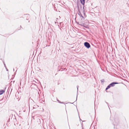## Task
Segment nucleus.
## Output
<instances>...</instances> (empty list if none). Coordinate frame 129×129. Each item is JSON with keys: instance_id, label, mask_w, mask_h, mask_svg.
<instances>
[{"instance_id": "f257e3e1", "label": "nucleus", "mask_w": 129, "mask_h": 129, "mask_svg": "<svg viewBox=\"0 0 129 129\" xmlns=\"http://www.w3.org/2000/svg\"><path fill=\"white\" fill-rule=\"evenodd\" d=\"M77 8L78 11H81V10H83V12H84V7L83 5L82 6V5L80 4H77ZM84 14L85 15L84 13Z\"/></svg>"}, {"instance_id": "f03ea898", "label": "nucleus", "mask_w": 129, "mask_h": 129, "mask_svg": "<svg viewBox=\"0 0 129 129\" xmlns=\"http://www.w3.org/2000/svg\"><path fill=\"white\" fill-rule=\"evenodd\" d=\"M77 24H78L79 25L81 26H83L84 27H85V28H88V26H87V25H86L84 23H82L80 22H77Z\"/></svg>"}, {"instance_id": "7ed1b4c3", "label": "nucleus", "mask_w": 129, "mask_h": 129, "mask_svg": "<svg viewBox=\"0 0 129 129\" xmlns=\"http://www.w3.org/2000/svg\"><path fill=\"white\" fill-rule=\"evenodd\" d=\"M84 46L87 48H89L90 47V44L88 42H85L84 43Z\"/></svg>"}, {"instance_id": "20e7f679", "label": "nucleus", "mask_w": 129, "mask_h": 129, "mask_svg": "<svg viewBox=\"0 0 129 129\" xmlns=\"http://www.w3.org/2000/svg\"><path fill=\"white\" fill-rule=\"evenodd\" d=\"M118 83L116 82H113L110 84V85L111 87H113L115 86V84H118Z\"/></svg>"}, {"instance_id": "39448f33", "label": "nucleus", "mask_w": 129, "mask_h": 129, "mask_svg": "<svg viewBox=\"0 0 129 129\" xmlns=\"http://www.w3.org/2000/svg\"><path fill=\"white\" fill-rule=\"evenodd\" d=\"M78 14L80 16L82 17V18H83L84 17L82 15V14L80 12V11H78Z\"/></svg>"}, {"instance_id": "423d86ee", "label": "nucleus", "mask_w": 129, "mask_h": 129, "mask_svg": "<svg viewBox=\"0 0 129 129\" xmlns=\"http://www.w3.org/2000/svg\"><path fill=\"white\" fill-rule=\"evenodd\" d=\"M81 3L83 5H84L85 3V0H80Z\"/></svg>"}, {"instance_id": "0eeeda50", "label": "nucleus", "mask_w": 129, "mask_h": 129, "mask_svg": "<svg viewBox=\"0 0 129 129\" xmlns=\"http://www.w3.org/2000/svg\"><path fill=\"white\" fill-rule=\"evenodd\" d=\"M5 92V91L4 90H2L0 91V95L2 94Z\"/></svg>"}, {"instance_id": "6e6552de", "label": "nucleus", "mask_w": 129, "mask_h": 129, "mask_svg": "<svg viewBox=\"0 0 129 129\" xmlns=\"http://www.w3.org/2000/svg\"><path fill=\"white\" fill-rule=\"evenodd\" d=\"M111 87L110 84L106 88V90H107L109 88Z\"/></svg>"}, {"instance_id": "1a4fd4ad", "label": "nucleus", "mask_w": 129, "mask_h": 129, "mask_svg": "<svg viewBox=\"0 0 129 129\" xmlns=\"http://www.w3.org/2000/svg\"><path fill=\"white\" fill-rule=\"evenodd\" d=\"M101 82L102 83H103H103L104 82V79H103L101 80Z\"/></svg>"}, {"instance_id": "9d476101", "label": "nucleus", "mask_w": 129, "mask_h": 129, "mask_svg": "<svg viewBox=\"0 0 129 129\" xmlns=\"http://www.w3.org/2000/svg\"><path fill=\"white\" fill-rule=\"evenodd\" d=\"M57 100L59 103H61V102L60 101H59L58 100Z\"/></svg>"}, {"instance_id": "9b49d317", "label": "nucleus", "mask_w": 129, "mask_h": 129, "mask_svg": "<svg viewBox=\"0 0 129 129\" xmlns=\"http://www.w3.org/2000/svg\"><path fill=\"white\" fill-rule=\"evenodd\" d=\"M65 69V68H63V69L62 68H60V70H59V71H60L61 70H62V69H63V70H64V69Z\"/></svg>"}, {"instance_id": "f8f14e48", "label": "nucleus", "mask_w": 129, "mask_h": 129, "mask_svg": "<svg viewBox=\"0 0 129 129\" xmlns=\"http://www.w3.org/2000/svg\"><path fill=\"white\" fill-rule=\"evenodd\" d=\"M30 100H32L33 102H34L32 100V99H30V98L29 99V101H30Z\"/></svg>"}, {"instance_id": "ddd939ff", "label": "nucleus", "mask_w": 129, "mask_h": 129, "mask_svg": "<svg viewBox=\"0 0 129 129\" xmlns=\"http://www.w3.org/2000/svg\"><path fill=\"white\" fill-rule=\"evenodd\" d=\"M10 118H9V120H8V122H9L10 121Z\"/></svg>"}, {"instance_id": "4468645a", "label": "nucleus", "mask_w": 129, "mask_h": 129, "mask_svg": "<svg viewBox=\"0 0 129 129\" xmlns=\"http://www.w3.org/2000/svg\"><path fill=\"white\" fill-rule=\"evenodd\" d=\"M79 87V86H77V90H78V88Z\"/></svg>"}, {"instance_id": "2eb2a0df", "label": "nucleus", "mask_w": 129, "mask_h": 129, "mask_svg": "<svg viewBox=\"0 0 129 129\" xmlns=\"http://www.w3.org/2000/svg\"><path fill=\"white\" fill-rule=\"evenodd\" d=\"M4 66H5V67L6 68V65H5V63H4Z\"/></svg>"}, {"instance_id": "dca6fc26", "label": "nucleus", "mask_w": 129, "mask_h": 129, "mask_svg": "<svg viewBox=\"0 0 129 129\" xmlns=\"http://www.w3.org/2000/svg\"><path fill=\"white\" fill-rule=\"evenodd\" d=\"M6 70L7 71H8V69H7V68H6Z\"/></svg>"}, {"instance_id": "f3484780", "label": "nucleus", "mask_w": 129, "mask_h": 129, "mask_svg": "<svg viewBox=\"0 0 129 129\" xmlns=\"http://www.w3.org/2000/svg\"><path fill=\"white\" fill-rule=\"evenodd\" d=\"M60 17L59 16V19H60Z\"/></svg>"}, {"instance_id": "a211bd4d", "label": "nucleus", "mask_w": 129, "mask_h": 129, "mask_svg": "<svg viewBox=\"0 0 129 129\" xmlns=\"http://www.w3.org/2000/svg\"><path fill=\"white\" fill-rule=\"evenodd\" d=\"M106 103L108 105V103L107 102H106Z\"/></svg>"}, {"instance_id": "6ab92c4d", "label": "nucleus", "mask_w": 129, "mask_h": 129, "mask_svg": "<svg viewBox=\"0 0 129 129\" xmlns=\"http://www.w3.org/2000/svg\"><path fill=\"white\" fill-rule=\"evenodd\" d=\"M55 24H56V22H55Z\"/></svg>"}, {"instance_id": "aec40b11", "label": "nucleus", "mask_w": 129, "mask_h": 129, "mask_svg": "<svg viewBox=\"0 0 129 129\" xmlns=\"http://www.w3.org/2000/svg\"><path fill=\"white\" fill-rule=\"evenodd\" d=\"M82 129H83V128L82 126Z\"/></svg>"}, {"instance_id": "412c9836", "label": "nucleus", "mask_w": 129, "mask_h": 129, "mask_svg": "<svg viewBox=\"0 0 129 129\" xmlns=\"http://www.w3.org/2000/svg\"><path fill=\"white\" fill-rule=\"evenodd\" d=\"M13 70L14 71V69H13Z\"/></svg>"}, {"instance_id": "4be33fe9", "label": "nucleus", "mask_w": 129, "mask_h": 129, "mask_svg": "<svg viewBox=\"0 0 129 129\" xmlns=\"http://www.w3.org/2000/svg\"><path fill=\"white\" fill-rule=\"evenodd\" d=\"M80 120H81V119H80Z\"/></svg>"}]
</instances>
